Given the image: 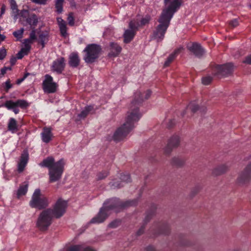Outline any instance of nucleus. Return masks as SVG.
<instances>
[{
    "mask_svg": "<svg viewBox=\"0 0 251 251\" xmlns=\"http://www.w3.org/2000/svg\"><path fill=\"white\" fill-rule=\"evenodd\" d=\"M212 79V77L209 76L204 77L202 79V83L204 85H208L211 82Z\"/></svg>",
    "mask_w": 251,
    "mask_h": 251,
    "instance_id": "nucleus-39",
    "label": "nucleus"
},
{
    "mask_svg": "<svg viewBox=\"0 0 251 251\" xmlns=\"http://www.w3.org/2000/svg\"><path fill=\"white\" fill-rule=\"evenodd\" d=\"M23 44L24 47H23L20 51L17 54V58L18 59H22L24 56L28 54L31 50L30 42L28 40H24Z\"/></svg>",
    "mask_w": 251,
    "mask_h": 251,
    "instance_id": "nucleus-16",
    "label": "nucleus"
},
{
    "mask_svg": "<svg viewBox=\"0 0 251 251\" xmlns=\"http://www.w3.org/2000/svg\"><path fill=\"white\" fill-rule=\"evenodd\" d=\"M48 41V33H41L39 36V41L42 44V47L45 46V44Z\"/></svg>",
    "mask_w": 251,
    "mask_h": 251,
    "instance_id": "nucleus-30",
    "label": "nucleus"
},
{
    "mask_svg": "<svg viewBox=\"0 0 251 251\" xmlns=\"http://www.w3.org/2000/svg\"><path fill=\"white\" fill-rule=\"evenodd\" d=\"M36 39L35 30L33 29L30 33L29 38L25 39V40H28L30 42V45L32 44L33 41Z\"/></svg>",
    "mask_w": 251,
    "mask_h": 251,
    "instance_id": "nucleus-36",
    "label": "nucleus"
},
{
    "mask_svg": "<svg viewBox=\"0 0 251 251\" xmlns=\"http://www.w3.org/2000/svg\"><path fill=\"white\" fill-rule=\"evenodd\" d=\"M100 50L101 48L99 45L93 44L88 45L84 50L86 52L84 60L88 63L94 62L98 58Z\"/></svg>",
    "mask_w": 251,
    "mask_h": 251,
    "instance_id": "nucleus-7",
    "label": "nucleus"
},
{
    "mask_svg": "<svg viewBox=\"0 0 251 251\" xmlns=\"http://www.w3.org/2000/svg\"><path fill=\"white\" fill-rule=\"evenodd\" d=\"M234 66L229 63L222 65H217L214 68L215 75L217 76H226L230 74L233 71Z\"/></svg>",
    "mask_w": 251,
    "mask_h": 251,
    "instance_id": "nucleus-12",
    "label": "nucleus"
},
{
    "mask_svg": "<svg viewBox=\"0 0 251 251\" xmlns=\"http://www.w3.org/2000/svg\"><path fill=\"white\" fill-rule=\"evenodd\" d=\"M65 60L63 57H60L53 62L52 69L58 74H61L65 67Z\"/></svg>",
    "mask_w": 251,
    "mask_h": 251,
    "instance_id": "nucleus-15",
    "label": "nucleus"
},
{
    "mask_svg": "<svg viewBox=\"0 0 251 251\" xmlns=\"http://www.w3.org/2000/svg\"><path fill=\"white\" fill-rule=\"evenodd\" d=\"M151 94V92L149 90L144 93L140 91L135 93L134 100L130 104L126 122L117 129L113 135V139L115 141H120L123 140L134 128L135 124L141 117V114L139 111V104L144 100L149 99Z\"/></svg>",
    "mask_w": 251,
    "mask_h": 251,
    "instance_id": "nucleus-1",
    "label": "nucleus"
},
{
    "mask_svg": "<svg viewBox=\"0 0 251 251\" xmlns=\"http://www.w3.org/2000/svg\"><path fill=\"white\" fill-rule=\"evenodd\" d=\"M140 231H141V230H140V231H139L138 234H141Z\"/></svg>",
    "mask_w": 251,
    "mask_h": 251,
    "instance_id": "nucleus-58",
    "label": "nucleus"
},
{
    "mask_svg": "<svg viewBox=\"0 0 251 251\" xmlns=\"http://www.w3.org/2000/svg\"><path fill=\"white\" fill-rule=\"evenodd\" d=\"M251 180V163H249L238 175L237 183L241 185L249 183Z\"/></svg>",
    "mask_w": 251,
    "mask_h": 251,
    "instance_id": "nucleus-10",
    "label": "nucleus"
},
{
    "mask_svg": "<svg viewBox=\"0 0 251 251\" xmlns=\"http://www.w3.org/2000/svg\"><path fill=\"white\" fill-rule=\"evenodd\" d=\"M188 49L197 56L200 57L204 53V50L200 45L196 43H194L188 46Z\"/></svg>",
    "mask_w": 251,
    "mask_h": 251,
    "instance_id": "nucleus-18",
    "label": "nucleus"
},
{
    "mask_svg": "<svg viewBox=\"0 0 251 251\" xmlns=\"http://www.w3.org/2000/svg\"><path fill=\"white\" fill-rule=\"evenodd\" d=\"M57 21L61 36L64 37H66L68 35V33L67 24L66 22L61 18H57Z\"/></svg>",
    "mask_w": 251,
    "mask_h": 251,
    "instance_id": "nucleus-20",
    "label": "nucleus"
},
{
    "mask_svg": "<svg viewBox=\"0 0 251 251\" xmlns=\"http://www.w3.org/2000/svg\"><path fill=\"white\" fill-rule=\"evenodd\" d=\"M5 6L3 4L1 7L0 14L1 16L5 13Z\"/></svg>",
    "mask_w": 251,
    "mask_h": 251,
    "instance_id": "nucleus-51",
    "label": "nucleus"
},
{
    "mask_svg": "<svg viewBox=\"0 0 251 251\" xmlns=\"http://www.w3.org/2000/svg\"><path fill=\"white\" fill-rule=\"evenodd\" d=\"M183 161L178 157H174L172 159V164L176 166H181L183 164Z\"/></svg>",
    "mask_w": 251,
    "mask_h": 251,
    "instance_id": "nucleus-35",
    "label": "nucleus"
},
{
    "mask_svg": "<svg viewBox=\"0 0 251 251\" xmlns=\"http://www.w3.org/2000/svg\"><path fill=\"white\" fill-rule=\"evenodd\" d=\"M7 68V70H11V68L10 67H6Z\"/></svg>",
    "mask_w": 251,
    "mask_h": 251,
    "instance_id": "nucleus-57",
    "label": "nucleus"
},
{
    "mask_svg": "<svg viewBox=\"0 0 251 251\" xmlns=\"http://www.w3.org/2000/svg\"><path fill=\"white\" fill-rule=\"evenodd\" d=\"M10 4L11 9L12 11L16 14H18L19 10L16 1L15 0H10Z\"/></svg>",
    "mask_w": 251,
    "mask_h": 251,
    "instance_id": "nucleus-34",
    "label": "nucleus"
},
{
    "mask_svg": "<svg viewBox=\"0 0 251 251\" xmlns=\"http://www.w3.org/2000/svg\"><path fill=\"white\" fill-rule=\"evenodd\" d=\"M183 48L181 47L175 50L171 53L168 57L167 60L164 63V66L167 67L174 60L176 56L183 50Z\"/></svg>",
    "mask_w": 251,
    "mask_h": 251,
    "instance_id": "nucleus-23",
    "label": "nucleus"
},
{
    "mask_svg": "<svg viewBox=\"0 0 251 251\" xmlns=\"http://www.w3.org/2000/svg\"><path fill=\"white\" fill-rule=\"evenodd\" d=\"M244 62L251 64V54L246 57V59L244 61Z\"/></svg>",
    "mask_w": 251,
    "mask_h": 251,
    "instance_id": "nucleus-49",
    "label": "nucleus"
},
{
    "mask_svg": "<svg viewBox=\"0 0 251 251\" xmlns=\"http://www.w3.org/2000/svg\"><path fill=\"white\" fill-rule=\"evenodd\" d=\"M112 187H113V188H120L123 185H121L120 184H117L115 182L111 183V184Z\"/></svg>",
    "mask_w": 251,
    "mask_h": 251,
    "instance_id": "nucleus-50",
    "label": "nucleus"
},
{
    "mask_svg": "<svg viewBox=\"0 0 251 251\" xmlns=\"http://www.w3.org/2000/svg\"><path fill=\"white\" fill-rule=\"evenodd\" d=\"M16 61V58H12L10 59V63L11 64L13 65Z\"/></svg>",
    "mask_w": 251,
    "mask_h": 251,
    "instance_id": "nucleus-55",
    "label": "nucleus"
},
{
    "mask_svg": "<svg viewBox=\"0 0 251 251\" xmlns=\"http://www.w3.org/2000/svg\"><path fill=\"white\" fill-rule=\"evenodd\" d=\"M1 74L0 75H3L7 72V68H3L1 69Z\"/></svg>",
    "mask_w": 251,
    "mask_h": 251,
    "instance_id": "nucleus-53",
    "label": "nucleus"
},
{
    "mask_svg": "<svg viewBox=\"0 0 251 251\" xmlns=\"http://www.w3.org/2000/svg\"><path fill=\"white\" fill-rule=\"evenodd\" d=\"M150 20V17L149 16H146L143 18L141 21V25H145L147 24Z\"/></svg>",
    "mask_w": 251,
    "mask_h": 251,
    "instance_id": "nucleus-46",
    "label": "nucleus"
},
{
    "mask_svg": "<svg viewBox=\"0 0 251 251\" xmlns=\"http://www.w3.org/2000/svg\"><path fill=\"white\" fill-rule=\"evenodd\" d=\"M39 17L34 13L30 14L26 19V23L33 28L37 26L39 22Z\"/></svg>",
    "mask_w": 251,
    "mask_h": 251,
    "instance_id": "nucleus-21",
    "label": "nucleus"
},
{
    "mask_svg": "<svg viewBox=\"0 0 251 251\" xmlns=\"http://www.w3.org/2000/svg\"><path fill=\"white\" fill-rule=\"evenodd\" d=\"M66 251H96L90 247H84L83 245H75L67 248Z\"/></svg>",
    "mask_w": 251,
    "mask_h": 251,
    "instance_id": "nucleus-24",
    "label": "nucleus"
},
{
    "mask_svg": "<svg viewBox=\"0 0 251 251\" xmlns=\"http://www.w3.org/2000/svg\"><path fill=\"white\" fill-rule=\"evenodd\" d=\"M64 0H56L55 7L58 13H61L62 11V5Z\"/></svg>",
    "mask_w": 251,
    "mask_h": 251,
    "instance_id": "nucleus-33",
    "label": "nucleus"
},
{
    "mask_svg": "<svg viewBox=\"0 0 251 251\" xmlns=\"http://www.w3.org/2000/svg\"><path fill=\"white\" fill-rule=\"evenodd\" d=\"M6 55V50L4 48L0 49V60H3Z\"/></svg>",
    "mask_w": 251,
    "mask_h": 251,
    "instance_id": "nucleus-42",
    "label": "nucleus"
},
{
    "mask_svg": "<svg viewBox=\"0 0 251 251\" xmlns=\"http://www.w3.org/2000/svg\"><path fill=\"white\" fill-rule=\"evenodd\" d=\"M108 176V173L107 172H103L99 173L98 175V179H102L105 178Z\"/></svg>",
    "mask_w": 251,
    "mask_h": 251,
    "instance_id": "nucleus-44",
    "label": "nucleus"
},
{
    "mask_svg": "<svg viewBox=\"0 0 251 251\" xmlns=\"http://www.w3.org/2000/svg\"><path fill=\"white\" fill-rule=\"evenodd\" d=\"M180 139L178 136H172L169 140V142L164 149V153L169 154L172 151L174 148L177 147L179 144Z\"/></svg>",
    "mask_w": 251,
    "mask_h": 251,
    "instance_id": "nucleus-14",
    "label": "nucleus"
},
{
    "mask_svg": "<svg viewBox=\"0 0 251 251\" xmlns=\"http://www.w3.org/2000/svg\"><path fill=\"white\" fill-rule=\"evenodd\" d=\"M2 86L6 92H8V90L12 87V85L10 83V79H8L6 82L3 83Z\"/></svg>",
    "mask_w": 251,
    "mask_h": 251,
    "instance_id": "nucleus-37",
    "label": "nucleus"
},
{
    "mask_svg": "<svg viewBox=\"0 0 251 251\" xmlns=\"http://www.w3.org/2000/svg\"><path fill=\"white\" fill-rule=\"evenodd\" d=\"M120 224V222L118 220H115L108 225V226L111 228H116Z\"/></svg>",
    "mask_w": 251,
    "mask_h": 251,
    "instance_id": "nucleus-40",
    "label": "nucleus"
},
{
    "mask_svg": "<svg viewBox=\"0 0 251 251\" xmlns=\"http://www.w3.org/2000/svg\"><path fill=\"white\" fill-rule=\"evenodd\" d=\"M199 107L195 101L191 102L187 107L186 110H191L192 112H195L199 110Z\"/></svg>",
    "mask_w": 251,
    "mask_h": 251,
    "instance_id": "nucleus-31",
    "label": "nucleus"
},
{
    "mask_svg": "<svg viewBox=\"0 0 251 251\" xmlns=\"http://www.w3.org/2000/svg\"><path fill=\"white\" fill-rule=\"evenodd\" d=\"M32 2L36 4L45 5L47 3L48 0H30Z\"/></svg>",
    "mask_w": 251,
    "mask_h": 251,
    "instance_id": "nucleus-45",
    "label": "nucleus"
},
{
    "mask_svg": "<svg viewBox=\"0 0 251 251\" xmlns=\"http://www.w3.org/2000/svg\"><path fill=\"white\" fill-rule=\"evenodd\" d=\"M5 39V36L3 35L0 34V43L3 41Z\"/></svg>",
    "mask_w": 251,
    "mask_h": 251,
    "instance_id": "nucleus-56",
    "label": "nucleus"
},
{
    "mask_svg": "<svg viewBox=\"0 0 251 251\" xmlns=\"http://www.w3.org/2000/svg\"><path fill=\"white\" fill-rule=\"evenodd\" d=\"M57 85L53 81V78L49 75H45V79L43 82V88L45 92L53 93L56 90Z\"/></svg>",
    "mask_w": 251,
    "mask_h": 251,
    "instance_id": "nucleus-13",
    "label": "nucleus"
},
{
    "mask_svg": "<svg viewBox=\"0 0 251 251\" xmlns=\"http://www.w3.org/2000/svg\"><path fill=\"white\" fill-rule=\"evenodd\" d=\"M147 251H155V250L153 247L149 246L147 248Z\"/></svg>",
    "mask_w": 251,
    "mask_h": 251,
    "instance_id": "nucleus-54",
    "label": "nucleus"
},
{
    "mask_svg": "<svg viewBox=\"0 0 251 251\" xmlns=\"http://www.w3.org/2000/svg\"><path fill=\"white\" fill-rule=\"evenodd\" d=\"M41 138L44 143H48L50 142L53 136L51 132V128L50 127H45L43 129V131L41 133Z\"/></svg>",
    "mask_w": 251,
    "mask_h": 251,
    "instance_id": "nucleus-19",
    "label": "nucleus"
},
{
    "mask_svg": "<svg viewBox=\"0 0 251 251\" xmlns=\"http://www.w3.org/2000/svg\"><path fill=\"white\" fill-rule=\"evenodd\" d=\"M139 25V23L135 21L129 23V29L126 30L124 34L125 43H128L133 39Z\"/></svg>",
    "mask_w": 251,
    "mask_h": 251,
    "instance_id": "nucleus-11",
    "label": "nucleus"
},
{
    "mask_svg": "<svg viewBox=\"0 0 251 251\" xmlns=\"http://www.w3.org/2000/svg\"><path fill=\"white\" fill-rule=\"evenodd\" d=\"M50 203L49 199L42 194L39 189L34 191L29 202L30 206L32 208L42 209L48 206Z\"/></svg>",
    "mask_w": 251,
    "mask_h": 251,
    "instance_id": "nucleus-6",
    "label": "nucleus"
},
{
    "mask_svg": "<svg viewBox=\"0 0 251 251\" xmlns=\"http://www.w3.org/2000/svg\"><path fill=\"white\" fill-rule=\"evenodd\" d=\"M28 161V153L26 151H25L22 154L20 162L18 163V171L19 173H21L24 170Z\"/></svg>",
    "mask_w": 251,
    "mask_h": 251,
    "instance_id": "nucleus-17",
    "label": "nucleus"
},
{
    "mask_svg": "<svg viewBox=\"0 0 251 251\" xmlns=\"http://www.w3.org/2000/svg\"><path fill=\"white\" fill-rule=\"evenodd\" d=\"M28 14V11L26 10H23L20 13L21 16L24 18H25L26 15H27Z\"/></svg>",
    "mask_w": 251,
    "mask_h": 251,
    "instance_id": "nucleus-47",
    "label": "nucleus"
},
{
    "mask_svg": "<svg viewBox=\"0 0 251 251\" xmlns=\"http://www.w3.org/2000/svg\"><path fill=\"white\" fill-rule=\"evenodd\" d=\"M121 179L122 181L126 182H128L130 181V177L128 174L122 175Z\"/></svg>",
    "mask_w": 251,
    "mask_h": 251,
    "instance_id": "nucleus-41",
    "label": "nucleus"
},
{
    "mask_svg": "<svg viewBox=\"0 0 251 251\" xmlns=\"http://www.w3.org/2000/svg\"><path fill=\"white\" fill-rule=\"evenodd\" d=\"M17 123L16 120L13 118L9 119L8 124V129L12 133H15L18 130Z\"/></svg>",
    "mask_w": 251,
    "mask_h": 251,
    "instance_id": "nucleus-26",
    "label": "nucleus"
},
{
    "mask_svg": "<svg viewBox=\"0 0 251 251\" xmlns=\"http://www.w3.org/2000/svg\"><path fill=\"white\" fill-rule=\"evenodd\" d=\"M24 31V28H21L20 29L13 32V35L15 38L17 39V40H20L23 38Z\"/></svg>",
    "mask_w": 251,
    "mask_h": 251,
    "instance_id": "nucleus-32",
    "label": "nucleus"
},
{
    "mask_svg": "<svg viewBox=\"0 0 251 251\" xmlns=\"http://www.w3.org/2000/svg\"><path fill=\"white\" fill-rule=\"evenodd\" d=\"M122 48L117 44L111 43L110 44V51L109 53L110 57H116L121 52Z\"/></svg>",
    "mask_w": 251,
    "mask_h": 251,
    "instance_id": "nucleus-22",
    "label": "nucleus"
},
{
    "mask_svg": "<svg viewBox=\"0 0 251 251\" xmlns=\"http://www.w3.org/2000/svg\"><path fill=\"white\" fill-rule=\"evenodd\" d=\"M251 180V163H249L238 175L237 183L241 185L249 183Z\"/></svg>",
    "mask_w": 251,
    "mask_h": 251,
    "instance_id": "nucleus-9",
    "label": "nucleus"
},
{
    "mask_svg": "<svg viewBox=\"0 0 251 251\" xmlns=\"http://www.w3.org/2000/svg\"><path fill=\"white\" fill-rule=\"evenodd\" d=\"M120 205L118 203V200L116 199H112L107 201L104 203L102 207L100 208L97 215L92 219L90 223L93 224L102 223L110 214V211Z\"/></svg>",
    "mask_w": 251,
    "mask_h": 251,
    "instance_id": "nucleus-5",
    "label": "nucleus"
},
{
    "mask_svg": "<svg viewBox=\"0 0 251 251\" xmlns=\"http://www.w3.org/2000/svg\"><path fill=\"white\" fill-rule=\"evenodd\" d=\"M28 184L26 182L21 185L17 191V196L20 198L21 196L25 195L27 192Z\"/></svg>",
    "mask_w": 251,
    "mask_h": 251,
    "instance_id": "nucleus-27",
    "label": "nucleus"
},
{
    "mask_svg": "<svg viewBox=\"0 0 251 251\" xmlns=\"http://www.w3.org/2000/svg\"><path fill=\"white\" fill-rule=\"evenodd\" d=\"M27 75V74H25V76L23 77H22V78H20V79H17V80L16 81L17 84L19 85L21 83H22L25 79V78L26 77Z\"/></svg>",
    "mask_w": 251,
    "mask_h": 251,
    "instance_id": "nucleus-48",
    "label": "nucleus"
},
{
    "mask_svg": "<svg viewBox=\"0 0 251 251\" xmlns=\"http://www.w3.org/2000/svg\"><path fill=\"white\" fill-rule=\"evenodd\" d=\"M250 8L251 9V4H250Z\"/></svg>",
    "mask_w": 251,
    "mask_h": 251,
    "instance_id": "nucleus-59",
    "label": "nucleus"
},
{
    "mask_svg": "<svg viewBox=\"0 0 251 251\" xmlns=\"http://www.w3.org/2000/svg\"><path fill=\"white\" fill-rule=\"evenodd\" d=\"M229 25L232 27H236L239 25V22L237 19H235L229 22Z\"/></svg>",
    "mask_w": 251,
    "mask_h": 251,
    "instance_id": "nucleus-43",
    "label": "nucleus"
},
{
    "mask_svg": "<svg viewBox=\"0 0 251 251\" xmlns=\"http://www.w3.org/2000/svg\"><path fill=\"white\" fill-rule=\"evenodd\" d=\"M228 169V167L226 165L220 166L214 170L213 173L215 175H220L226 173Z\"/></svg>",
    "mask_w": 251,
    "mask_h": 251,
    "instance_id": "nucleus-29",
    "label": "nucleus"
},
{
    "mask_svg": "<svg viewBox=\"0 0 251 251\" xmlns=\"http://www.w3.org/2000/svg\"><path fill=\"white\" fill-rule=\"evenodd\" d=\"M94 108L92 106L89 105L86 106L83 110L78 115L80 119L85 118L87 115L91 111H93Z\"/></svg>",
    "mask_w": 251,
    "mask_h": 251,
    "instance_id": "nucleus-28",
    "label": "nucleus"
},
{
    "mask_svg": "<svg viewBox=\"0 0 251 251\" xmlns=\"http://www.w3.org/2000/svg\"><path fill=\"white\" fill-rule=\"evenodd\" d=\"M65 161L61 159L57 162L52 157H48L39 164L42 167H47L49 169V175L50 182H55L61 178L65 165Z\"/></svg>",
    "mask_w": 251,
    "mask_h": 251,
    "instance_id": "nucleus-4",
    "label": "nucleus"
},
{
    "mask_svg": "<svg viewBox=\"0 0 251 251\" xmlns=\"http://www.w3.org/2000/svg\"><path fill=\"white\" fill-rule=\"evenodd\" d=\"M67 20L68 22V24L70 25L73 26L74 25V24H75L74 18L73 15L72 13H70L69 14L68 18H67Z\"/></svg>",
    "mask_w": 251,
    "mask_h": 251,
    "instance_id": "nucleus-38",
    "label": "nucleus"
},
{
    "mask_svg": "<svg viewBox=\"0 0 251 251\" xmlns=\"http://www.w3.org/2000/svg\"><path fill=\"white\" fill-rule=\"evenodd\" d=\"M67 202L59 199L56 202L53 209L47 208L39 214L36 222L37 227L41 231L47 230L51 225L53 217H61L65 212Z\"/></svg>",
    "mask_w": 251,
    "mask_h": 251,
    "instance_id": "nucleus-3",
    "label": "nucleus"
},
{
    "mask_svg": "<svg viewBox=\"0 0 251 251\" xmlns=\"http://www.w3.org/2000/svg\"><path fill=\"white\" fill-rule=\"evenodd\" d=\"M136 203L135 201H127L126 205H135Z\"/></svg>",
    "mask_w": 251,
    "mask_h": 251,
    "instance_id": "nucleus-52",
    "label": "nucleus"
},
{
    "mask_svg": "<svg viewBox=\"0 0 251 251\" xmlns=\"http://www.w3.org/2000/svg\"><path fill=\"white\" fill-rule=\"evenodd\" d=\"M4 106L8 110H12L15 114H17L19 112L18 107L25 108L28 107L29 104L24 100H18L16 101L10 100L6 101Z\"/></svg>",
    "mask_w": 251,
    "mask_h": 251,
    "instance_id": "nucleus-8",
    "label": "nucleus"
},
{
    "mask_svg": "<svg viewBox=\"0 0 251 251\" xmlns=\"http://www.w3.org/2000/svg\"><path fill=\"white\" fill-rule=\"evenodd\" d=\"M80 62L78 55L76 53H72L69 57V64L71 66L73 67H77Z\"/></svg>",
    "mask_w": 251,
    "mask_h": 251,
    "instance_id": "nucleus-25",
    "label": "nucleus"
},
{
    "mask_svg": "<svg viewBox=\"0 0 251 251\" xmlns=\"http://www.w3.org/2000/svg\"><path fill=\"white\" fill-rule=\"evenodd\" d=\"M166 6L158 20L159 25L154 32V37L157 41H161L168 27L174 13L180 8L183 0H164Z\"/></svg>",
    "mask_w": 251,
    "mask_h": 251,
    "instance_id": "nucleus-2",
    "label": "nucleus"
}]
</instances>
